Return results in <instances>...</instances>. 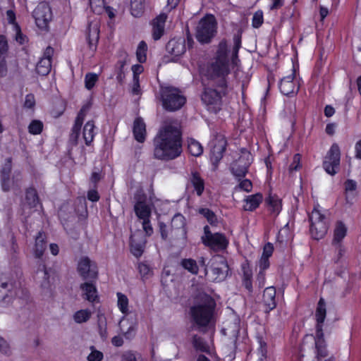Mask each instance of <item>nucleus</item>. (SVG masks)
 <instances>
[{
	"mask_svg": "<svg viewBox=\"0 0 361 361\" xmlns=\"http://www.w3.org/2000/svg\"><path fill=\"white\" fill-rule=\"evenodd\" d=\"M240 46L241 38L239 35L234 36L231 51L228 50L226 40L221 41L218 45L214 61L207 69V75L211 80H219V89L205 88L202 95V100L209 111L216 112L220 109L222 97L226 93L225 77L230 72V61L236 64Z\"/></svg>",
	"mask_w": 361,
	"mask_h": 361,
	"instance_id": "nucleus-1",
	"label": "nucleus"
},
{
	"mask_svg": "<svg viewBox=\"0 0 361 361\" xmlns=\"http://www.w3.org/2000/svg\"><path fill=\"white\" fill-rule=\"evenodd\" d=\"M181 152V133L178 125L165 123L154 138V157L161 161H169L179 157Z\"/></svg>",
	"mask_w": 361,
	"mask_h": 361,
	"instance_id": "nucleus-2",
	"label": "nucleus"
},
{
	"mask_svg": "<svg viewBox=\"0 0 361 361\" xmlns=\"http://www.w3.org/2000/svg\"><path fill=\"white\" fill-rule=\"evenodd\" d=\"M216 302L207 294H200L190 308L192 321L200 327L209 326L214 322Z\"/></svg>",
	"mask_w": 361,
	"mask_h": 361,
	"instance_id": "nucleus-3",
	"label": "nucleus"
},
{
	"mask_svg": "<svg viewBox=\"0 0 361 361\" xmlns=\"http://www.w3.org/2000/svg\"><path fill=\"white\" fill-rule=\"evenodd\" d=\"M160 96L163 107L170 111L180 109L186 102V98L180 91L173 87H162Z\"/></svg>",
	"mask_w": 361,
	"mask_h": 361,
	"instance_id": "nucleus-4",
	"label": "nucleus"
},
{
	"mask_svg": "<svg viewBox=\"0 0 361 361\" xmlns=\"http://www.w3.org/2000/svg\"><path fill=\"white\" fill-rule=\"evenodd\" d=\"M310 233L316 240L322 239L326 234L329 228V219L319 207L316 205L310 214Z\"/></svg>",
	"mask_w": 361,
	"mask_h": 361,
	"instance_id": "nucleus-5",
	"label": "nucleus"
},
{
	"mask_svg": "<svg viewBox=\"0 0 361 361\" xmlns=\"http://www.w3.org/2000/svg\"><path fill=\"white\" fill-rule=\"evenodd\" d=\"M217 23L214 16L207 15L198 23L196 38L200 43H208L216 33Z\"/></svg>",
	"mask_w": 361,
	"mask_h": 361,
	"instance_id": "nucleus-6",
	"label": "nucleus"
},
{
	"mask_svg": "<svg viewBox=\"0 0 361 361\" xmlns=\"http://www.w3.org/2000/svg\"><path fill=\"white\" fill-rule=\"evenodd\" d=\"M116 296L118 308L124 314L119 322L120 330L126 339H131L135 336L136 326L135 324H131L126 329L124 325L127 322L126 315L129 313V300L125 294L120 292L116 293Z\"/></svg>",
	"mask_w": 361,
	"mask_h": 361,
	"instance_id": "nucleus-7",
	"label": "nucleus"
},
{
	"mask_svg": "<svg viewBox=\"0 0 361 361\" xmlns=\"http://www.w3.org/2000/svg\"><path fill=\"white\" fill-rule=\"evenodd\" d=\"M204 233L202 240L207 246L214 250H221L227 247L228 241L223 234L219 233H212L208 226H204Z\"/></svg>",
	"mask_w": 361,
	"mask_h": 361,
	"instance_id": "nucleus-8",
	"label": "nucleus"
},
{
	"mask_svg": "<svg viewBox=\"0 0 361 361\" xmlns=\"http://www.w3.org/2000/svg\"><path fill=\"white\" fill-rule=\"evenodd\" d=\"M341 152L337 144L331 145L324 161V169L330 175L336 174L340 166Z\"/></svg>",
	"mask_w": 361,
	"mask_h": 361,
	"instance_id": "nucleus-9",
	"label": "nucleus"
},
{
	"mask_svg": "<svg viewBox=\"0 0 361 361\" xmlns=\"http://www.w3.org/2000/svg\"><path fill=\"white\" fill-rule=\"evenodd\" d=\"M32 16L38 27L46 28L52 16L50 7L45 2L39 3L33 11Z\"/></svg>",
	"mask_w": 361,
	"mask_h": 361,
	"instance_id": "nucleus-10",
	"label": "nucleus"
},
{
	"mask_svg": "<svg viewBox=\"0 0 361 361\" xmlns=\"http://www.w3.org/2000/svg\"><path fill=\"white\" fill-rule=\"evenodd\" d=\"M252 162V155L247 151L242 152L241 156L231 165L232 173L239 179L245 176L247 168Z\"/></svg>",
	"mask_w": 361,
	"mask_h": 361,
	"instance_id": "nucleus-11",
	"label": "nucleus"
},
{
	"mask_svg": "<svg viewBox=\"0 0 361 361\" xmlns=\"http://www.w3.org/2000/svg\"><path fill=\"white\" fill-rule=\"evenodd\" d=\"M78 271L84 279H93L97 276V267L88 257L80 259Z\"/></svg>",
	"mask_w": 361,
	"mask_h": 361,
	"instance_id": "nucleus-12",
	"label": "nucleus"
},
{
	"mask_svg": "<svg viewBox=\"0 0 361 361\" xmlns=\"http://www.w3.org/2000/svg\"><path fill=\"white\" fill-rule=\"evenodd\" d=\"M228 264L223 258L218 257L213 260L211 274L214 281H221L224 280L228 275Z\"/></svg>",
	"mask_w": 361,
	"mask_h": 361,
	"instance_id": "nucleus-13",
	"label": "nucleus"
},
{
	"mask_svg": "<svg viewBox=\"0 0 361 361\" xmlns=\"http://www.w3.org/2000/svg\"><path fill=\"white\" fill-rule=\"evenodd\" d=\"M136 194L137 202L134 206V210L137 216L142 220L148 219L151 216V208L145 202V196L142 190Z\"/></svg>",
	"mask_w": 361,
	"mask_h": 361,
	"instance_id": "nucleus-14",
	"label": "nucleus"
},
{
	"mask_svg": "<svg viewBox=\"0 0 361 361\" xmlns=\"http://www.w3.org/2000/svg\"><path fill=\"white\" fill-rule=\"evenodd\" d=\"M35 280L44 293H47L51 289L52 282L50 279V275L44 264L39 266L35 275Z\"/></svg>",
	"mask_w": 361,
	"mask_h": 361,
	"instance_id": "nucleus-15",
	"label": "nucleus"
},
{
	"mask_svg": "<svg viewBox=\"0 0 361 361\" xmlns=\"http://www.w3.org/2000/svg\"><path fill=\"white\" fill-rule=\"evenodd\" d=\"M295 70L293 68L292 73L283 78L279 83V89L284 95H290L296 93L299 90V85L294 80Z\"/></svg>",
	"mask_w": 361,
	"mask_h": 361,
	"instance_id": "nucleus-16",
	"label": "nucleus"
},
{
	"mask_svg": "<svg viewBox=\"0 0 361 361\" xmlns=\"http://www.w3.org/2000/svg\"><path fill=\"white\" fill-rule=\"evenodd\" d=\"M147 243L141 231H137L130 236V252L135 257H140Z\"/></svg>",
	"mask_w": 361,
	"mask_h": 361,
	"instance_id": "nucleus-17",
	"label": "nucleus"
},
{
	"mask_svg": "<svg viewBox=\"0 0 361 361\" xmlns=\"http://www.w3.org/2000/svg\"><path fill=\"white\" fill-rule=\"evenodd\" d=\"M221 331L225 336H231V341L229 346L231 352L229 353V356L232 358L236 348V340L239 333V324L237 321H234L233 323L224 327Z\"/></svg>",
	"mask_w": 361,
	"mask_h": 361,
	"instance_id": "nucleus-18",
	"label": "nucleus"
},
{
	"mask_svg": "<svg viewBox=\"0 0 361 361\" xmlns=\"http://www.w3.org/2000/svg\"><path fill=\"white\" fill-rule=\"evenodd\" d=\"M53 51L52 48L47 47L43 57L37 63L36 71L39 75H47L50 72L51 68V57Z\"/></svg>",
	"mask_w": 361,
	"mask_h": 361,
	"instance_id": "nucleus-19",
	"label": "nucleus"
},
{
	"mask_svg": "<svg viewBox=\"0 0 361 361\" xmlns=\"http://www.w3.org/2000/svg\"><path fill=\"white\" fill-rule=\"evenodd\" d=\"M166 51L174 56H181L185 51V40L182 38L172 39L166 44Z\"/></svg>",
	"mask_w": 361,
	"mask_h": 361,
	"instance_id": "nucleus-20",
	"label": "nucleus"
},
{
	"mask_svg": "<svg viewBox=\"0 0 361 361\" xmlns=\"http://www.w3.org/2000/svg\"><path fill=\"white\" fill-rule=\"evenodd\" d=\"M314 341L317 359L323 358L327 356V350L326 349L324 333L323 330L321 329V326H319L318 331H316Z\"/></svg>",
	"mask_w": 361,
	"mask_h": 361,
	"instance_id": "nucleus-21",
	"label": "nucleus"
},
{
	"mask_svg": "<svg viewBox=\"0 0 361 361\" xmlns=\"http://www.w3.org/2000/svg\"><path fill=\"white\" fill-rule=\"evenodd\" d=\"M166 16L164 13L158 16L152 23V37L154 40L159 39L164 32Z\"/></svg>",
	"mask_w": 361,
	"mask_h": 361,
	"instance_id": "nucleus-22",
	"label": "nucleus"
},
{
	"mask_svg": "<svg viewBox=\"0 0 361 361\" xmlns=\"http://www.w3.org/2000/svg\"><path fill=\"white\" fill-rule=\"evenodd\" d=\"M226 142L224 137H221L218 140V144L215 145L211 151V161L212 164L216 167L219 161L223 157V153L226 148Z\"/></svg>",
	"mask_w": 361,
	"mask_h": 361,
	"instance_id": "nucleus-23",
	"label": "nucleus"
},
{
	"mask_svg": "<svg viewBox=\"0 0 361 361\" xmlns=\"http://www.w3.org/2000/svg\"><path fill=\"white\" fill-rule=\"evenodd\" d=\"M86 111H87L86 107H82L81 109V110L80 111V112L78 113V114L77 116V118L75 121V124L73 127L70 139H71V142H73L75 144L77 143V141H78V139L79 137V134H80L79 132H80L81 126L82 124L83 120L85 118Z\"/></svg>",
	"mask_w": 361,
	"mask_h": 361,
	"instance_id": "nucleus-24",
	"label": "nucleus"
},
{
	"mask_svg": "<svg viewBox=\"0 0 361 361\" xmlns=\"http://www.w3.org/2000/svg\"><path fill=\"white\" fill-rule=\"evenodd\" d=\"M262 301L269 310H272L276 307V289L274 286H269L264 289Z\"/></svg>",
	"mask_w": 361,
	"mask_h": 361,
	"instance_id": "nucleus-25",
	"label": "nucleus"
},
{
	"mask_svg": "<svg viewBox=\"0 0 361 361\" xmlns=\"http://www.w3.org/2000/svg\"><path fill=\"white\" fill-rule=\"evenodd\" d=\"M133 135L135 139L139 142H143L146 137V126L141 118H137L133 123Z\"/></svg>",
	"mask_w": 361,
	"mask_h": 361,
	"instance_id": "nucleus-26",
	"label": "nucleus"
},
{
	"mask_svg": "<svg viewBox=\"0 0 361 361\" xmlns=\"http://www.w3.org/2000/svg\"><path fill=\"white\" fill-rule=\"evenodd\" d=\"M99 35V23L94 20L90 22L87 27V39L90 46L97 44Z\"/></svg>",
	"mask_w": 361,
	"mask_h": 361,
	"instance_id": "nucleus-27",
	"label": "nucleus"
},
{
	"mask_svg": "<svg viewBox=\"0 0 361 361\" xmlns=\"http://www.w3.org/2000/svg\"><path fill=\"white\" fill-rule=\"evenodd\" d=\"M263 197L261 193L247 195L244 199L243 208L245 211L252 212L256 209L262 202Z\"/></svg>",
	"mask_w": 361,
	"mask_h": 361,
	"instance_id": "nucleus-28",
	"label": "nucleus"
},
{
	"mask_svg": "<svg viewBox=\"0 0 361 361\" xmlns=\"http://www.w3.org/2000/svg\"><path fill=\"white\" fill-rule=\"evenodd\" d=\"M82 297L89 302H93L98 298L97 290L92 283L85 282L80 285Z\"/></svg>",
	"mask_w": 361,
	"mask_h": 361,
	"instance_id": "nucleus-29",
	"label": "nucleus"
},
{
	"mask_svg": "<svg viewBox=\"0 0 361 361\" xmlns=\"http://www.w3.org/2000/svg\"><path fill=\"white\" fill-rule=\"evenodd\" d=\"M348 228L342 221H337L334 229L332 245L341 243L347 235Z\"/></svg>",
	"mask_w": 361,
	"mask_h": 361,
	"instance_id": "nucleus-30",
	"label": "nucleus"
},
{
	"mask_svg": "<svg viewBox=\"0 0 361 361\" xmlns=\"http://www.w3.org/2000/svg\"><path fill=\"white\" fill-rule=\"evenodd\" d=\"M326 314V304L324 300L322 298L319 299L316 312L315 317L317 319V326H316V331H318V327L321 326V329H322V325L324 322Z\"/></svg>",
	"mask_w": 361,
	"mask_h": 361,
	"instance_id": "nucleus-31",
	"label": "nucleus"
},
{
	"mask_svg": "<svg viewBox=\"0 0 361 361\" xmlns=\"http://www.w3.org/2000/svg\"><path fill=\"white\" fill-rule=\"evenodd\" d=\"M266 204L269 210L274 215H278L281 210V200L276 195H269L266 199Z\"/></svg>",
	"mask_w": 361,
	"mask_h": 361,
	"instance_id": "nucleus-32",
	"label": "nucleus"
},
{
	"mask_svg": "<svg viewBox=\"0 0 361 361\" xmlns=\"http://www.w3.org/2000/svg\"><path fill=\"white\" fill-rule=\"evenodd\" d=\"M11 169V161L7 159L4 166L1 170L2 188L4 191H8L11 188V180L8 178Z\"/></svg>",
	"mask_w": 361,
	"mask_h": 361,
	"instance_id": "nucleus-33",
	"label": "nucleus"
},
{
	"mask_svg": "<svg viewBox=\"0 0 361 361\" xmlns=\"http://www.w3.org/2000/svg\"><path fill=\"white\" fill-rule=\"evenodd\" d=\"M39 204L38 197L35 190L29 189L26 192L25 202L23 205V209L27 208L33 209L37 208Z\"/></svg>",
	"mask_w": 361,
	"mask_h": 361,
	"instance_id": "nucleus-34",
	"label": "nucleus"
},
{
	"mask_svg": "<svg viewBox=\"0 0 361 361\" xmlns=\"http://www.w3.org/2000/svg\"><path fill=\"white\" fill-rule=\"evenodd\" d=\"M95 126L93 121H87L83 128V138L86 145H89L95 135Z\"/></svg>",
	"mask_w": 361,
	"mask_h": 361,
	"instance_id": "nucleus-35",
	"label": "nucleus"
},
{
	"mask_svg": "<svg viewBox=\"0 0 361 361\" xmlns=\"http://www.w3.org/2000/svg\"><path fill=\"white\" fill-rule=\"evenodd\" d=\"M190 182L198 196H201L204 190L203 179L197 172L193 171L191 173Z\"/></svg>",
	"mask_w": 361,
	"mask_h": 361,
	"instance_id": "nucleus-36",
	"label": "nucleus"
},
{
	"mask_svg": "<svg viewBox=\"0 0 361 361\" xmlns=\"http://www.w3.org/2000/svg\"><path fill=\"white\" fill-rule=\"evenodd\" d=\"M92 312L88 309H82L76 311L73 315V321L76 324H82L87 322L92 317Z\"/></svg>",
	"mask_w": 361,
	"mask_h": 361,
	"instance_id": "nucleus-37",
	"label": "nucleus"
},
{
	"mask_svg": "<svg viewBox=\"0 0 361 361\" xmlns=\"http://www.w3.org/2000/svg\"><path fill=\"white\" fill-rule=\"evenodd\" d=\"M46 249V243L44 241V237L42 233H39L36 237L35 245L34 247V254L36 257L40 258Z\"/></svg>",
	"mask_w": 361,
	"mask_h": 361,
	"instance_id": "nucleus-38",
	"label": "nucleus"
},
{
	"mask_svg": "<svg viewBox=\"0 0 361 361\" xmlns=\"http://www.w3.org/2000/svg\"><path fill=\"white\" fill-rule=\"evenodd\" d=\"M145 0H130V13L134 17H140L145 10Z\"/></svg>",
	"mask_w": 361,
	"mask_h": 361,
	"instance_id": "nucleus-39",
	"label": "nucleus"
},
{
	"mask_svg": "<svg viewBox=\"0 0 361 361\" xmlns=\"http://www.w3.org/2000/svg\"><path fill=\"white\" fill-rule=\"evenodd\" d=\"M188 151L194 157H199L203 152V147L202 145L193 138H190L188 140Z\"/></svg>",
	"mask_w": 361,
	"mask_h": 361,
	"instance_id": "nucleus-40",
	"label": "nucleus"
},
{
	"mask_svg": "<svg viewBox=\"0 0 361 361\" xmlns=\"http://www.w3.org/2000/svg\"><path fill=\"white\" fill-rule=\"evenodd\" d=\"M243 283L245 288L249 291L252 292V272L250 267L244 264L243 265Z\"/></svg>",
	"mask_w": 361,
	"mask_h": 361,
	"instance_id": "nucleus-41",
	"label": "nucleus"
},
{
	"mask_svg": "<svg viewBox=\"0 0 361 361\" xmlns=\"http://www.w3.org/2000/svg\"><path fill=\"white\" fill-rule=\"evenodd\" d=\"M183 267L188 270L192 274H196L198 272V266L195 260L192 259H185L181 261Z\"/></svg>",
	"mask_w": 361,
	"mask_h": 361,
	"instance_id": "nucleus-42",
	"label": "nucleus"
},
{
	"mask_svg": "<svg viewBox=\"0 0 361 361\" xmlns=\"http://www.w3.org/2000/svg\"><path fill=\"white\" fill-rule=\"evenodd\" d=\"M147 44L142 41L139 43L137 51H136V56L140 63H143L147 59Z\"/></svg>",
	"mask_w": 361,
	"mask_h": 361,
	"instance_id": "nucleus-43",
	"label": "nucleus"
},
{
	"mask_svg": "<svg viewBox=\"0 0 361 361\" xmlns=\"http://www.w3.org/2000/svg\"><path fill=\"white\" fill-rule=\"evenodd\" d=\"M171 226L174 229H183L184 231L185 226V217L180 214L174 215L171 220Z\"/></svg>",
	"mask_w": 361,
	"mask_h": 361,
	"instance_id": "nucleus-44",
	"label": "nucleus"
},
{
	"mask_svg": "<svg viewBox=\"0 0 361 361\" xmlns=\"http://www.w3.org/2000/svg\"><path fill=\"white\" fill-rule=\"evenodd\" d=\"M90 5L94 13L101 14L104 11V0H90Z\"/></svg>",
	"mask_w": 361,
	"mask_h": 361,
	"instance_id": "nucleus-45",
	"label": "nucleus"
},
{
	"mask_svg": "<svg viewBox=\"0 0 361 361\" xmlns=\"http://www.w3.org/2000/svg\"><path fill=\"white\" fill-rule=\"evenodd\" d=\"M193 345L197 350L202 352H209V346L200 337L194 336Z\"/></svg>",
	"mask_w": 361,
	"mask_h": 361,
	"instance_id": "nucleus-46",
	"label": "nucleus"
},
{
	"mask_svg": "<svg viewBox=\"0 0 361 361\" xmlns=\"http://www.w3.org/2000/svg\"><path fill=\"white\" fill-rule=\"evenodd\" d=\"M42 129L43 123L39 120L32 121L28 126L29 133L32 135L40 134L42 131Z\"/></svg>",
	"mask_w": 361,
	"mask_h": 361,
	"instance_id": "nucleus-47",
	"label": "nucleus"
},
{
	"mask_svg": "<svg viewBox=\"0 0 361 361\" xmlns=\"http://www.w3.org/2000/svg\"><path fill=\"white\" fill-rule=\"evenodd\" d=\"M98 75L93 73H89L85 75V85L87 90H91L98 80Z\"/></svg>",
	"mask_w": 361,
	"mask_h": 361,
	"instance_id": "nucleus-48",
	"label": "nucleus"
},
{
	"mask_svg": "<svg viewBox=\"0 0 361 361\" xmlns=\"http://www.w3.org/2000/svg\"><path fill=\"white\" fill-rule=\"evenodd\" d=\"M199 212L203 215L211 224H214L216 222V216L210 209L202 208L200 209Z\"/></svg>",
	"mask_w": 361,
	"mask_h": 361,
	"instance_id": "nucleus-49",
	"label": "nucleus"
},
{
	"mask_svg": "<svg viewBox=\"0 0 361 361\" xmlns=\"http://www.w3.org/2000/svg\"><path fill=\"white\" fill-rule=\"evenodd\" d=\"M11 287V283L0 280V302L6 299L8 297L7 292L9 290Z\"/></svg>",
	"mask_w": 361,
	"mask_h": 361,
	"instance_id": "nucleus-50",
	"label": "nucleus"
},
{
	"mask_svg": "<svg viewBox=\"0 0 361 361\" xmlns=\"http://www.w3.org/2000/svg\"><path fill=\"white\" fill-rule=\"evenodd\" d=\"M121 361H143L141 356L132 351L125 352L121 356Z\"/></svg>",
	"mask_w": 361,
	"mask_h": 361,
	"instance_id": "nucleus-51",
	"label": "nucleus"
},
{
	"mask_svg": "<svg viewBox=\"0 0 361 361\" xmlns=\"http://www.w3.org/2000/svg\"><path fill=\"white\" fill-rule=\"evenodd\" d=\"M263 23V13L262 11L255 12L252 17V24L255 28H258Z\"/></svg>",
	"mask_w": 361,
	"mask_h": 361,
	"instance_id": "nucleus-52",
	"label": "nucleus"
},
{
	"mask_svg": "<svg viewBox=\"0 0 361 361\" xmlns=\"http://www.w3.org/2000/svg\"><path fill=\"white\" fill-rule=\"evenodd\" d=\"M91 353L87 356L88 361H102L103 359V353L99 350L94 349L93 347H91Z\"/></svg>",
	"mask_w": 361,
	"mask_h": 361,
	"instance_id": "nucleus-53",
	"label": "nucleus"
},
{
	"mask_svg": "<svg viewBox=\"0 0 361 361\" xmlns=\"http://www.w3.org/2000/svg\"><path fill=\"white\" fill-rule=\"evenodd\" d=\"M345 193L347 194V198L349 197V194H355L357 184L356 182L353 180H348L345 183Z\"/></svg>",
	"mask_w": 361,
	"mask_h": 361,
	"instance_id": "nucleus-54",
	"label": "nucleus"
},
{
	"mask_svg": "<svg viewBox=\"0 0 361 361\" xmlns=\"http://www.w3.org/2000/svg\"><path fill=\"white\" fill-rule=\"evenodd\" d=\"M7 51L8 42L6 38L4 35H0V58H5Z\"/></svg>",
	"mask_w": 361,
	"mask_h": 361,
	"instance_id": "nucleus-55",
	"label": "nucleus"
},
{
	"mask_svg": "<svg viewBox=\"0 0 361 361\" xmlns=\"http://www.w3.org/2000/svg\"><path fill=\"white\" fill-rule=\"evenodd\" d=\"M273 252H274L273 245L270 243H268L265 244V245L264 246L263 252H262L261 257L269 259V257L272 255Z\"/></svg>",
	"mask_w": 361,
	"mask_h": 361,
	"instance_id": "nucleus-56",
	"label": "nucleus"
},
{
	"mask_svg": "<svg viewBox=\"0 0 361 361\" xmlns=\"http://www.w3.org/2000/svg\"><path fill=\"white\" fill-rule=\"evenodd\" d=\"M336 247V260L338 262L345 254L346 250L345 247L341 244H336L333 245Z\"/></svg>",
	"mask_w": 361,
	"mask_h": 361,
	"instance_id": "nucleus-57",
	"label": "nucleus"
},
{
	"mask_svg": "<svg viewBox=\"0 0 361 361\" xmlns=\"http://www.w3.org/2000/svg\"><path fill=\"white\" fill-rule=\"evenodd\" d=\"M6 14L8 23L13 26V28H15L16 25H18L16 20V13L13 10H8Z\"/></svg>",
	"mask_w": 361,
	"mask_h": 361,
	"instance_id": "nucleus-58",
	"label": "nucleus"
},
{
	"mask_svg": "<svg viewBox=\"0 0 361 361\" xmlns=\"http://www.w3.org/2000/svg\"><path fill=\"white\" fill-rule=\"evenodd\" d=\"M0 352L7 355H10L11 353L8 343L1 337H0Z\"/></svg>",
	"mask_w": 361,
	"mask_h": 361,
	"instance_id": "nucleus-59",
	"label": "nucleus"
},
{
	"mask_svg": "<svg viewBox=\"0 0 361 361\" xmlns=\"http://www.w3.org/2000/svg\"><path fill=\"white\" fill-rule=\"evenodd\" d=\"M0 352L7 355H10L11 353L8 343L1 337H0Z\"/></svg>",
	"mask_w": 361,
	"mask_h": 361,
	"instance_id": "nucleus-60",
	"label": "nucleus"
},
{
	"mask_svg": "<svg viewBox=\"0 0 361 361\" xmlns=\"http://www.w3.org/2000/svg\"><path fill=\"white\" fill-rule=\"evenodd\" d=\"M300 167H301L300 156V154H297L294 155V157H293V160L289 166V170L290 171H297Z\"/></svg>",
	"mask_w": 361,
	"mask_h": 361,
	"instance_id": "nucleus-61",
	"label": "nucleus"
},
{
	"mask_svg": "<svg viewBox=\"0 0 361 361\" xmlns=\"http://www.w3.org/2000/svg\"><path fill=\"white\" fill-rule=\"evenodd\" d=\"M238 188L245 192H250L252 188V184L250 180L244 179L240 182Z\"/></svg>",
	"mask_w": 361,
	"mask_h": 361,
	"instance_id": "nucleus-62",
	"label": "nucleus"
},
{
	"mask_svg": "<svg viewBox=\"0 0 361 361\" xmlns=\"http://www.w3.org/2000/svg\"><path fill=\"white\" fill-rule=\"evenodd\" d=\"M138 269H139L140 274L143 277H147L148 276H149L151 274V269H150L149 267L145 263L139 264Z\"/></svg>",
	"mask_w": 361,
	"mask_h": 361,
	"instance_id": "nucleus-63",
	"label": "nucleus"
},
{
	"mask_svg": "<svg viewBox=\"0 0 361 361\" xmlns=\"http://www.w3.org/2000/svg\"><path fill=\"white\" fill-rule=\"evenodd\" d=\"M142 228L147 236H150L153 233V228L149 219L142 220Z\"/></svg>",
	"mask_w": 361,
	"mask_h": 361,
	"instance_id": "nucleus-64",
	"label": "nucleus"
}]
</instances>
